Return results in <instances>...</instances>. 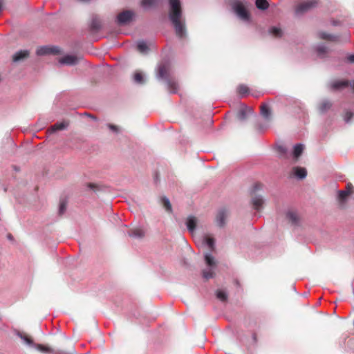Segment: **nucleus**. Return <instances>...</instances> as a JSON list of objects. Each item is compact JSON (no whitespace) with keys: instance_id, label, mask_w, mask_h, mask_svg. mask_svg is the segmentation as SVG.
<instances>
[{"instance_id":"9d476101","label":"nucleus","mask_w":354,"mask_h":354,"mask_svg":"<svg viewBox=\"0 0 354 354\" xmlns=\"http://www.w3.org/2000/svg\"><path fill=\"white\" fill-rule=\"evenodd\" d=\"M352 85L348 80H335L331 82L330 87L333 90H340Z\"/></svg>"},{"instance_id":"dca6fc26","label":"nucleus","mask_w":354,"mask_h":354,"mask_svg":"<svg viewBox=\"0 0 354 354\" xmlns=\"http://www.w3.org/2000/svg\"><path fill=\"white\" fill-rule=\"evenodd\" d=\"M263 203L264 200L261 196H256L252 198V205L256 210H259L262 207Z\"/></svg>"},{"instance_id":"ea45409f","label":"nucleus","mask_w":354,"mask_h":354,"mask_svg":"<svg viewBox=\"0 0 354 354\" xmlns=\"http://www.w3.org/2000/svg\"><path fill=\"white\" fill-rule=\"evenodd\" d=\"M346 191H349V194H352L354 192V187L351 183H348L346 187Z\"/></svg>"},{"instance_id":"393cba45","label":"nucleus","mask_w":354,"mask_h":354,"mask_svg":"<svg viewBox=\"0 0 354 354\" xmlns=\"http://www.w3.org/2000/svg\"><path fill=\"white\" fill-rule=\"evenodd\" d=\"M129 235L134 238H142L145 232L140 228H135L129 232Z\"/></svg>"},{"instance_id":"aec40b11","label":"nucleus","mask_w":354,"mask_h":354,"mask_svg":"<svg viewBox=\"0 0 354 354\" xmlns=\"http://www.w3.org/2000/svg\"><path fill=\"white\" fill-rule=\"evenodd\" d=\"M286 217L292 223V224L296 225L299 223V216L297 212L293 211H288L286 213Z\"/></svg>"},{"instance_id":"a19ab883","label":"nucleus","mask_w":354,"mask_h":354,"mask_svg":"<svg viewBox=\"0 0 354 354\" xmlns=\"http://www.w3.org/2000/svg\"><path fill=\"white\" fill-rule=\"evenodd\" d=\"M108 127H109V128L111 130H112V131H115V132H117V131H118V127H117V126L113 125V124H109V125H108Z\"/></svg>"},{"instance_id":"7ed1b4c3","label":"nucleus","mask_w":354,"mask_h":354,"mask_svg":"<svg viewBox=\"0 0 354 354\" xmlns=\"http://www.w3.org/2000/svg\"><path fill=\"white\" fill-rule=\"evenodd\" d=\"M17 335L24 341L26 344L28 345L29 346L35 348L37 350L41 353L50 354H67L65 351H55L47 346L35 344L30 337L24 335L20 332H17Z\"/></svg>"},{"instance_id":"412c9836","label":"nucleus","mask_w":354,"mask_h":354,"mask_svg":"<svg viewBox=\"0 0 354 354\" xmlns=\"http://www.w3.org/2000/svg\"><path fill=\"white\" fill-rule=\"evenodd\" d=\"M261 114L267 120H269L271 118V112L268 106L266 104H263L261 106Z\"/></svg>"},{"instance_id":"0eeeda50","label":"nucleus","mask_w":354,"mask_h":354,"mask_svg":"<svg viewBox=\"0 0 354 354\" xmlns=\"http://www.w3.org/2000/svg\"><path fill=\"white\" fill-rule=\"evenodd\" d=\"M36 53L37 55H57L60 53V50L57 46H44L39 47Z\"/></svg>"},{"instance_id":"f3484780","label":"nucleus","mask_w":354,"mask_h":354,"mask_svg":"<svg viewBox=\"0 0 354 354\" xmlns=\"http://www.w3.org/2000/svg\"><path fill=\"white\" fill-rule=\"evenodd\" d=\"M250 113H252V111L251 109H249L248 107H243L241 108L238 113V118L241 121L245 120L248 115Z\"/></svg>"},{"instance_id":"423d86ee","label":"nucleus","mask_w":354,"mask_h":354,"mask_svg":"<svg viewBox=\"0 0 354 354\" xmlns=\"http://www.w3.org/2000/svg\"><path fill=\"white\" fill-rule=\"evenodd\" d=\"M134 15L132 10H124L118 15L117 23L120 25L127 24L132 21Z\"/></svg>"},{"instance_id":"58836bf2","label":"nucleus","mask_w":354,"mask_h":354,"mask_svg":"<svg viewBox=\"0 0 354 354\" xmlns=\"http://www.w3.org/2000/svg\"><path fill=\"white\" fill-rule=\"evenodd\" d=\"M263 188V185L260 183H256L254 184L252 189V194L255 193L257 191L260 190Z\"/></svg>"},{"instance_id":"a878e982","label":"nucleus","mask_w":354,"mask_h":354,"mask_svg":"<svg viewBox=\"0 0 354 354\" xmlns=\"http://www.w3.org/2000/svg\"><path fill=\"white\" fill-rule=\"evenodd\" d=\"M304 149V146L302 144L299 143L295 145L292 153L294 158L296 159L298 158L301 155Z\"/></svg>"},{"instance_id":"37998d69","label":"nucleus","mask_w":354,"mask_h":354,"mask_svg":"<svg viewBox=\"0 0 354 354\" xmlns=\"http://www.w3.org/2000/svg\"><path fill=\"white\" fill-rule=\"evenodd\" d=\"M347 59L350 62L354 63V54L348 55Z\"/></svg>"},{"instance_id":"39448f33","label":"nucleus","mask_w":354,"mask_h":354,"mask_svg":"<svg viewBox=\"0 0 354 354\" xmlns=\"http://www.w3.org/2000/svg\"><path fill=\"white\" fill-rule=\"evenodd\" d=\"M317 0H306L297 5L295 9V13L297 15H302L308 10L317 7Z\"/></svg>"},{"instance_id":"f704fd0d","label":"nucleus","mask_w":354,"mask_h":354,"mask_svg":"<svg viewBox=\"0 0 354 354\" xmlns=\"http://www.w3.org/2000/svg\"><path fill=\"white\" fill-rule=\"evenodd\" d=\"M277 151L281 155V157H283V158L288 157V156H287L288 151H287V149L286 147H284L283 145L277 146Z\"/></svg>"},{"instance_id":"ddd939ff","label":"nucleus","mask_w":354,"mask_h":354,"mask_svg":"<svg viewBox=\"0 0 354 354\" xmlns=\"http://www.w3.org/2000/svg\"><path fill=\"white\" fill-rule=\"evenodd\" d=\"M202 244L207 245L209 249L210 252L215 250V240L212 237L203 236L202 237Z\"/></svg>"},{"instance_id":"7c9ffc66","label":"nucleus","mask_w":354,"mask_h":354,"mask_svg":"<svg viewBox=\"0 0 354 354\" xmlns=\"http://www.w3.org/2000/svg\"><path fill=\"white\" fill-rule=\"evenodd\" d=\"M133 81L136 84H143L145 82V80L142 74L140 72L136 73L133 76Z\"/></svg>"},{"instance_id":"6ab92c4d","label":"nucleus","mask_w":354,"mask_h":354,"mask_svg":"<svg viewBox=\"0 0 354 354\" xmlns=\"http://www.w3.org/2000/svg\"><path fill=\"white\" fill-rule=\"evenodd\" d=\"M293 174L298 178L303 179L306 178L307 175V171L305 168L295 167L293 168Z\"/></svg>"},{"instance_id":"f03ea898","label":"nucleus","mask_w":354,"mask_h":354,"mask_svg":"<svg viewBox=\"0 0 354 354\" xmlns=\"http://www.w3.org/2000/svg\"><path fill=\"white\" fill-rule=\"evenodd\" d=\"M169 66L167 63H161L158 66L157 77L159 79L166 80L168 90L171 93H176L178 91V86L176 81L169 78Z\"/></svg>"},{"instance_id":"bb28decb","label":"nucleus","mask_w":354,"mask_h":354,"mask_svg":"<svg viewBox=\"0 0 354 354\" xmlns=\"http://www.w3.org/2000/svg\"><path fill=\"white\" fill-rule=\"evenodd\" d=\"M157 0H141V6L145 9H149L157 4Z\"/></svg>"},{"instance_id":"6e6552de","label":"nucleus","mask_w":354,"mask_h":354,"mask_svg":"<svg viewBox=\"0 0 354 354\" xmlns=\"http://www.w3.org/2000/svg\"><path fill=\"white\" fill-rule=\"evenodd\" d=\"M234 10L238 17L244 21H249L250 15L244 6L241 3H237L234 6Z\"/></svg>"},{"instance_id":"2eb2a0df","label":"nucleus","mask_w":354,"mask_h":354,"mask_svg":"<svg viewBox=\"0 0 354 354\" xmlns=\"http://www.w3.org/2000/svg\"><path fill=\"white\" fill-rule=\"evenodd\" d=\"M29 55V52L26 50H21L17 52L12 57V60L15 62L21 61Z\"/></svg>"},{"instance_id":"5701e85b","label":"nucleus","mask_w":354,"mask_h":354,"mask_svg":"<svg viewBox=\"0 0 354 354\" xmlns=\"http://www.w3.org/2000/svg\"><path fill=\"white\" fill-rule=\"evenodd\" d=\"M316 52L319 57H324L328 52V48L324 45L320 44L316 47Z\"/></svg>"},{"instance_id":"4be33fe9","label":"nucleus","mask_w":354,"mask_h":354,"mask_svg":"<svg viewBox=\"0 0 354 354\" xmlns=\"http://www.w3.org/2000/svg\"><path fill=\"white\" fill-rule=\"evenodd\" d=\"M349 191L340 190L338 192L337 199L341 205H344L347 197L350 195Z\"/></svg>"},{"instance_id":"473e14b6","label":"nucleus","mask_w":354,"mask_h":354,"mask_svg":"<svg viewBox=\"0 0 354 354\" xmlns=\"http://www.w3.org/2000/svg\"><path fill=\"white\" fill-rule=\"evenodd\" d=\"M161 200H162V205H163L165 209H166V211L168 212H171V205L170 203L169 198H167V197H162Z\"/></svg>"},{"instance_id":"c03bdc74","label":"nucleus","mask_w":354,"mask_h":354,"mask_svg":"<svg viewBox=\"0 0 354 354\" xmlns=\"http://www.w3.org/2000/svg\"><path fill=\"white\" fill-rule=\"evenodd\" d=\"M4 0H0V12H1L3 9V4Z\"/></svg>"},{"instance_id":"f257e3e1","label":"nucleus","mask_w":354,"mask_h":354,"mask_svg":"<svg viewBox=\"0 0 354 354\" xmlns=\"http://www.w3.org/2000/svg\"><path fill=\"white\" fill-rule=\"evenodd\" d=\"M169 18L171 21L176 35L180 39L187 35L185 19L183 18V11L180 0H169Z\"/></svg>"},{"instance_id":"2f4dec72","label":"nucleus","mask_w":354,"mask_h":354,"mask_svg":"<svg viewBox=\"0 0 354 354\" xmlns=\"http://www.w3.org/2000/svg\"><path fill=\"white\" fill-rule=\"evenodd\" d=\"M331 106V103L328 100L323 101L319 106V110L321 112H326Z\"/></svg>"},{"instance_id":"4c0bfd02","label":"nucleus","mask_w":354,"mask_h":354,"mask_svg":"<svg viewBox=\"0 0 354 354\" xmlns=\"http://www.w3.org/2000/svg\"><path fill=\"white\" fill-rule=\"evenodd\" d=\"M353 116H354V114L353 112L349 111H346L344 115V118L345 122H346V123L350 122Z\"/></svg>"},{"instance_id":"72a5a7b5","label":"nucleus","mask_w":354,"mask_h":354,"mask_svg":"<svg viewBox=\"0 0 354 354\" xmlns=\"http://www.w3.org/2000/svg\"><path fill=\"white\" fill-rule=\"evenodd\" d=\"M270 32L277 37H280L282 35V30L277 27H272L270 29Z\"/></svg>"},{"instance_id":"49530a36","label":"nucleus","mask_w":354,"mask_h":354,"mask_svg":"<svg viewBox=\"0 0 354 354\" xmlns=\"http://www.w3.org/2000/svg\"><path fill=\"white\" fill-rule=\"evenodd\" d=\"M351 86H353V88H354V84H352Z\"/></svg>"},{"instance_id":"c9c22d12","label":"nucleus","mask_w":354,"mask_h":354,"mask_svg":"<svg viewBox=\"0 0 354 354\" xmlns=\"http://www.w3.org/2000/svg\"><path fill=\"white\" fill-rule=\"evenodd\" d=\"M216 297L221 301H225L227 298L226 292L222 290H217Z\"/></svg>"},{"instance_id":"a211bd4d","label":"nucleus","mask_w":354,"mask_h":354,"mask_svg":"<svg viewBox=\"0 0 354 354\" xmlns=\"http://www.w3.org/2000/svg\"><path fill=\"white\" fill-rule=\"evenodd\" d=\"M91 30L93 31H98L101 28V21L97 16L93 17L91 24Z\"/></svg>"},{"instance_id":"4468645a","label":"nucleus","mask_w":354,"mask_h":354,"mask_svg":"<svg viewBox=\"0 0 354 354\" xmlns=\"http://www.w3.org/2000/svg\"><path fill=\"white\" fill-rule=\"evenodd\" d=\"M68 124L66 122H58L55 124L51 126L50 129L48 130L50 133H55L57 131H60L66 129L68 127Z\"/></svg>"},{"instance_id":"b1692460","label":"nucleus","mask_w":354,"mask_h":354,"mask_svg":"<svg viewBox=\"0 0 354 354\" xmlns=\"http://www.w3.org/2000/svg\"><path fill=\"white\" fill-rule=\"evenodd\" d=\"M318 36L320 39L328 41H337L338 37L324 32H319Z\"/></svg>"},{"instance_id":"79ce46f5","label":"nucleus","mask_w":354,"mask_h":354,"mask_svg":"<svg viewBox=\"0 0 354 354\" xmlns=\"http://www.w3.org/2000/svg\"><path fill=\"white\" fill-rule=\"evenodd\" d=\"M87 186L90 189L93 190H95L97 188V185L94 183H88Z\"/></svg>"},{"instance_id":"a18cd8bd","label":"nucleus","mask_w":354,"mask_h":354,"mask_svg":"<svg viewBox=\"0 0 354 354\" xmlns=\"http://www.w3.org/2000/svg\"><path fill=\"white\" fill-rule=\"evenodd\" d=\"M8 239H10V240H12V236L10 234H8Z\"/></svg>"},{"instance_id":"cd10ccee","label":"nucleus","mask_w":354,"mask_h":354,"mask_svg":"<svg viewBox=\"0 0 354 354\" xmlns=\"http://www.w3.org/2000/svg\"><path fill=\"white\" fill-rule=\"evenodd\" d=\"M138 50L142 53H147L149 50V46L145 41H140L137 44Z\"/></svg>"},{"instance_id":"1a4fd4ad","label":"nucleus","mask_w":354,"mask_h":354,"mask_svg":"<svg viewBox=\"0 0 354 354\" xmlns=\"http://www.w3.org/2000/svg\"><path fill=\"white\" fill-rule=\"evenodd\" d=\"M81 59L80 57L75 55H67L61 58L59 62L61 64H65L68 66H74L77 64L79 60Z\"/></svg>"},{"instance_id":"9b49d317","label":"nucleus","mask_w":354,"mask_h":354,"mask_svg":"<svg viewBox=\"0 0 354 354\" xmlns=\"http://www.w3.org/2000/svg\"><path fill=\"white\" fill-rule=\"evenodd\" d=\"M228 212L226 209H220L216 214V222L218 225L223 227L225 224V219L227 217Z\"/></svg>"},{"instance_id":"20e7f679","label":"nucleus","mask_w":354,"mask_h":354,"mask_svg":"<svg viewBox=\"0 0 354 354\" xmlns=\"http://www.w3.org/2000/svg\"><path fill=\"white\" fill-rule=\"evenodd\" d=\"M204 258L205 263L209 268L203 271V277L205 279H209L214 277V272L213 270L216 266V262L214 257L210 253H205Z\"/></svg>"},{"instance_id":"f8f14e48","label":"nucleus","mask_w":354,"mask_h":354,"mask_svg":"<svg viewBox=\"0 0 354 354\" xmlns=\"http://www.w3.org/2000/svg\"><path fill=\"white\" fill-rule=\"evenodd\" d=\"M197 225V218L193 216H188L187 221H186V225L187 227V230L189 232L192 234H193L196 230Z\"/></svg>"},{"instance_id":"e433bc0d","label":"nucleus","mask_w":354,"mask_h":354,"mask_svg":"<svg viewBox=\"0 0 354 354\" xmlns=\"http://www.w3.org/2000/svg\"><path fill=\"white\" fill-rule=\"evenodd\" d=\"M66 209V201L65 200H62L59 206V214L62 215Z\"/></svg>"},{"instance_id":"c756f323","label":"nucleus","mask_w":354,"mask_h":354,"mask_svg":"<svg viewBox=\"0 0 354 354\" xmlns=\"http://www.w3.org/2000/svg\"><path fill=\"white\" fill-rule=\"evenodd\" d=\"M256 6L260 10H266L268 8V2L266 0H256Z\"/></svg>"},{"instance_id":"c85d7f7f","label":"nucleus","mask_w":354,"mask_h":354,"mask_svg":"<svg viewBox=\"0 0 354 354\" xmlns=\"http://www.w3.org/2000/svg\"><path fill=\"white\" fill-rule=\"evenodd\" d=\"M237 92L241 97H244L248 93L249 88L245 84H240L237 87Z\"/></svg>"}]
</instances>
